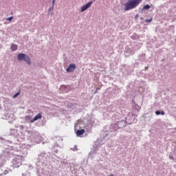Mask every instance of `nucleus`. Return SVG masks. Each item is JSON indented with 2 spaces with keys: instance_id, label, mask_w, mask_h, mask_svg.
Listing matches in <instances>:
<instances>
[{
  "instance_id": "1",
  "label": "nucleus",
  "mask_w": 176,
  "mask_h": 176,
  "mask_svg": "<svg viewBox=\"0 0 176 176\" xmlns=\"http://www.w3.org/2000/svg\"><path fill=\"white\" fill-rule=\"evenodd\" d=\"M142 2V0H129L128 2L124 4V10L127 12V10H131V9H135L140 3Z\"/></svg>"
},
{
  "instance_id": "2",
  "label": "nucleus",
  "mask_w": 176,
  "mask_h": 176,
  "mask_svg": "<svg viewBox=\"0 0 176 176\" xmlns=\"http://www.w3.org/2000/svg\"><path fill=\"white\" fill-rule=\"evenodd\" d=\"M22 162H23V156L16 155L12 160V164H14L15 167H20Z\"/></svg>"
},
{
  "instance_id": "3",
  "label": "nucleus",
  "mask_w": 176,
  "mask_h": 176,
  "mask_svg": "<svg viewBox=\"0 0 176 176\" xmlns=\"http://www.w3.org/2000/svg\"><path fill=\"white\" fill-rule=\"evenodd\" d=\"M18 60L19 61H25L29 65H31V59H30V57L28 56H26L25 54H19L18 55Z\"/></svg>"
},
{
  "instance_id": "4",
  "label": "nucleus",
  "mask_w": 176,
  "mask_h": 176,
  "mask_svg": "<svg viewBox=\"0 0 176 176\" xmlns=\"http://www.w3.org/2000/svg\"><path fill=\"white\" fill-rule=\"evenodd\" d=\"M93 2L89 1L87 3H86L85 5L82 6L81 7V12H85V10H87V9H89L90 8V6H91Z\"/></svg>"
},
{
  "instance_id": "5",
  "label": "nucleus",
  "mask_w": 176,
  "mask_h": 176,
  "mask_svg": "<svg viewBox=\"0 0 176 176\" xmlns=\"http://www.w3.org/2000/svg\"><path fill=\"white\" fill-rule=\"evenodd\" d=\"M75 68H76V65L75 64H71L66 69V71L67 72H74V71L75 70Z\"/></svg>"
},
{
  "instance_id": "6",
  "label": "nucleus",
  "mask_w": 176,
  "mask_h": 176,
  "mask_svg": "<svg viewBox=\"0 0 176 176\" xmlns=\"http://www.w3.org/2000/svg\"><path fill=\"white\" fill-rule=\"evenodd\" d=\"M38 119H42V113H38L32 120H30V123H34V122H36Z\"/></svg>"
},
{
  "instance_id": "7",
  "label": "nucleus",
  "mask_w": 176,
  "mask_h": 176,
  "mask_svg": "<svg viewBox=\"0 0 176 176\" xmlns=\"http://www.w3.org/2000/svg\"><path fill=\"white\" fill-rule=\"evenodd\" d=\"M85 133V129L78 130L76 131V134L77 135H78V137H82V135L84 134Z\"/></svg>"
},
{
  "instance_id": "8",
  "label": "nucleus",
  "mask_w": 176,
  "mask_h": 176,
  "mask_svg": "<svg viewBox=\"0 0 176 176\" xmlns=\"http://www.w3.org/2000/svg\"><path fill=\"white\" fill-rule=\"evenodd\" d=\"M10 49L12 52H16V50H17V45L12 44L10 47Z\"/></svg>"
},
{
  "instance_id": "9",
  "label": "nucleus",
  "mask_w": 176,
  "mask_h": 176,
  "mask_svg": "<svg viewBox=\"0 0 176 176\" xmlns=\"http://www.w3.org/2000/svg\"><path fill=\"white\" fill-rule=\"evenodd\" d=\"M155 114L156 115H165V113H164V111H162L161 112L160 111H155Z\"/></svg>"
},
{
  "instance_id": "10",
  "label": "nucleus",
  "mask_w": 176,
  "mask_h": 176,
  "mask_svg": "<svg viewBox=\"0 0 176 176\" xmlns=\"http://www.w3.org/2000/svg\"><path fill=\"white\" fill-rule=\"evenodd\" d=\"M7 174H9V170H6L3 173H1L0 176L6 175Z\"/></svg>"
},
{
  "instance_id": "11",
  "label": "nucleus",
  "mask_w": 176,
  "mask_h": 176,
  "mask_svg": "<svg viewBox=\"0 0 176 176\" xmlns=\"http://www.w3.org/2000/svg\"><path fill=\"white\" fill-rule=\"evenodd\" d=\"M151 8V6L148 5V4H146L145 5L144 7H143V9L144 10H146V9H149Z\"/></svg>"
},
{
  "instance_id": "12",
  "label": "nucleus",
  "mask_w": 176,
  "mask_h": 176,
  "mask_svg": "<svg viewBox=\"0 0 176 176\" xmlns=\"http://www.w3.org/2000/svg\"><path fill=\"white\" fill-rule=\"evenodd\" d=\"M18 96H20V92H17L16 94H15L14 96H13V98H16V97Z\"/></svg>"
},
{
  "instance_id": "13",
  "label": "nucleus",
  "mask_w": 176,
  "mask_h": 176,
  "mask_svg": "<svg viewBox=\"0 0 176 176\" xmlns=\"http://www.w3.org/2000/svg\"><path fill=\"white\" fill-rule=\"evenodd\" d=\"M151 21H152V18L150 19H146V20H145V22H146V23H151Z\"/></svg>"
},
{
  "instance_id": "14",
  "label": "nucleus",
  "mask_w": 176,
  "mask_h": 176,
  "mask_svg": "<svg viewBox=\"0 0 176 176\" xmlns=\"http://www.w3.org/2000/svg\"><path fill=\"white\" fill-rule=\"evenodd\" d=\"M7 20H8V21H11L12 20H13V16H10L7 18Z\"/></svg>"
},
{
  "instance_id": "15",
  "label": "nucleus",
  "mask_w": 176,
  "mask_h": 176,
  "mask_svg": "<svg viewBox=\"0 0 176 176\" xmlns=\"http://www.w3.org/2000/svg\"><path fill=\"white\" fill-rule=\"evenodd\" d=\"M56 3V0H52V6H54Z\"/></svg>"
},
{
  "instance_id": "16",
  "label": "nucleus",
  "mask_w": 176,
  "mask_h": 176,
  "mask_svg": "<svg viewBox=\"0 0 176 176\" xmlns=\"http://www.w3.org/2000/svg\"><path fill=\"white\" fill-rule=\"evenodd\" d=\"M169 159H170L171 160H174V157H173V155H170Z\"/></svg>"
},
{
  "instance_id": "17",
  "label": "nucleus",
  "mask_w": 176,
  "mask_h": 176,
  "mask_svg": "<svg viewBox=\"0 0 176 176\" xmlns=\"http://www.w3.org/2000/svg\"><path fill=\"white\" fill-rule=\"evenodd\" d=\"M53 9H54V6H52L51 8H50L49 10H53Z\"/></svg>"
},
{
  "instance_id": "18",
  "label": "nucleus",
  "mask_w": 176,
  "mask_h": 176,
  "mask_svg": "<svg viewBox=\"0 0 176 176\" xmlns=\"http://www.w3.org/2000/svg\"><path fill=\"white\" fill-rule=\"evenodd\" d=\"M27 118H30V116H27Z\"/></svg>"
}]
</instances>
